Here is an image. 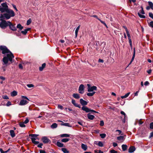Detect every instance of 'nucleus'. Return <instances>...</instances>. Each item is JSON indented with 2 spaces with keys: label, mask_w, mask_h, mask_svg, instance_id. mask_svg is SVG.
<instances>
[{
  "label": "nucleus",
  "mask_w": 153,
  "mask_h": 153,
  "mask_svg": "<svg viewBox=\"0 0 153 153\" xmlns=\"http://www.w3.org/2000/svg\"><path fill=\"white\" fill-rule=\"evenodd\" d=\"M0 49L2 51V53L3 54H7L6 56H4L2 59L3 65H7L8 61L12 63V59L14 58L13 54L7 48L4 46H1Z\"/></svg>",
  "instance_id": "1"
},
{
  "label": "nucleus",
  "mask_w": 153,
  "mask_h": 153,
  "mask_svg": "<svg viewBox=\"0 0 153 153\" xmlns=\"http://www.w3.org/2000/svg\"><path fill=\"white\" fill-rule=\"evenodd\" d=\"M4 19H0V27L2 28L5 29L8 26V22H6Z\"/></svg>",
  "instance_id": "2"
},
{
  "label": "nucleus",
  "mask_w": 153,
  "mask_h": 153,
  "mask_svg": "<svg viewBox=\"0 0 153 153\" xmlns=\"http://www.w3.org/2000/svg\"><path fill=\"white\" fill-rule=\"evenodd\" d=\"M88 88V92H94V91H96L97 89V88L96 86H91L89 84L87 85Z\"/></svg>",
  "instance_id": "3"
},
{
  "label": "nucleus",
  "mask_w": 153,
  "mask_h": 153,
  "mask_svg": "<svg viewBox=\"0 0 153 153\" xmlns=\"http://www.w3.org/2000/svg\"><path fill=\"white\" fill-rule=\"evenodd\" d=\"M10 18L11 17L9 15V14L7 13L1 14L0 16V19L2 18L4 19H8Z\"/></svg>",
  "instance_id": "4"
},
{
  "label": "nucleus",
  "mask_w": 153,
  "mask_h": 153,
  "mask_svg": "<svg viewBox=\"0 0 153 153\" xmlns=\"http://www.w3.org/2000/svg\"><path fill=\"white\" fill-rule=\"evenodd\" d=\"M85 86L83 84H81L79 88V92L80 94H83L84 92Z\"/></svg>",
  "instance_id": "5"
},
{
  "label": "nucleus",
  "mask_w": 153,
  "mask_h": 153,
  "mask_svg": "<svg viewBox=\"0 0 153 153\" xmlns=\"http://www.w3.org/2000/svg\"><path fill=\"white\" fill-rule=\"evenodd\" d=\"M9 24L8 26L12 30L15 31L16 30V27L15 26V25H13L11 22H8Z\"/></svg>",
  "instance_id": "6"
},
{
  "label": "nucleus",
  "mask_w": 153,
  "mask_h": 153,
  "mask_svg": "<svg viewBox=\"0 0 153 153\" xmlns=\"http://www.w3.org/2000/svg\"><path fill=\"white\" fill-rule=\"evenodd\" d=\"M7 13L9 14L10 17H13L15 16V13L12 10L8 9L7 10Z\"/></svg>",
  "instance_id": "7"
},
{
  "label": "nucleus",
  "mask_w": 153,
  "mask_h": 153,
  "mask_svg": "<svg viewBox=\"0 0 153 153\" xmlns=\"http://www.w3.org/2000/svg\"><path fill=\"white\" fill-rule=\"evenodd\" d=\"M39 136L38 134H30L29 135V136H30L32 137L31 138V140L32 141H33V139H35V140H39V139L37 137V136Z\"/></svg>",
  "instance_id": "8"
},
{
  "label": "nucleus",
  "mask_w": 153,
  "mask_h": 153,
  "mask_svg": "<svg viewBox=\"0 0 153 153\" xmlns=\"http://www.w3.org/2000/svg\"><path fill=\"white\" fill-rule=\"evenodd\" d=\"M127 36L128 37V39L129 41V42L130 44V45L131 47L132 46V41L131 39V36L129 33V32H127L126 33Z\"/></svg>",
  "instance_id": "9"
},
{
  "label": "nucleus",
  "mask_w": 153,
  "mask_h": 153,
  "mask_svg": "<svg viewBox=\"0 0 153 153\" xmlns=\"http://www.w3.org/2000/svg\"><path fill=\"white\" fill-rule=\"evenodd\" d=\"M42 142L44 143H48L50 140L46 137H43L42 138Z\"/></svg>",
  "instance_id": "10"
},
{
  "label": "nucleus",
  "mask_w": 153,
  "mask_h": 153,
  "mask_svg": "<svg viewBox=\"0 0 153 153\" xmlns=\"http://www.w3.org/2000/svg\"><path fill=\"white\" fill-rule=\"evenodd\" d=\"M28 103L27 101L24 100H22L19 103V105H24L27 104Z\"/></svg>",
  "instance_id": "11"
},
{
  "label": "nucleus",
  "mask_w": 153,
  "mask_h": 153,
  "mask_svg": "<svg viewBox=\"0 0 153 153\" xmlns=\"http://www.w3.org/2000/svg\"><path fill=\"white\" fill-rule=\"evenodd\" d=\"M82 109L83 111H85L86 112H90V109L86 106H83L82 107Z\"/></svg>",
  "instance_id": "12"
},
{
  "label": "nucleus",
  "mask_w": 153,
  "mask_h": 153,
  "mask_svg": "<svg viewBox=\"0 0 153 153\" xmlns=\"http://www.w3.org/2000/svg\"><path fill=\"white\" fill-rule=\"evenodd\" d=\"M80 102L81 104L82 105H86L88 104V102H87L84 100L82 99H80Z\"/></svg>",
  "instance_id": "13"
},
{
  "label": "nucleus",
  "mask_w": 153,
  "mask_h": 153,
  "mask_svg": "<svg viewBox=\"0 0 153 153\" xmlns=\"http://www.w3.org/2000/svg\"><path fill=\"white\" fill-rule=\"evenodd\" d=\"M72 103L76 107H78L79 108H80V105L79 104H78L76 103V101L75 100H74L73 99H72Z\"/></svg>",
  "instance_id": "14"
},
{
  "label": "nucleus",
  "mask_w": 153,
  "mask_h": 153,
  "mask_svg": "<svg viewBox=\"0 0 153 153\" xmlns=\"http://www.w3.org/2000/svg\"><path fill=\"white\" fill-rule=\"evenodd\" d=\"M117 139L118 140L120 141L121 142H123L124 140V137L123 136H120L117 137Z\"/></svg>",
  "instance_id": "15"
},
{
  "label": "nucleus",
  "mask_w": 153,
  "mask_h": 153,
  "mask_svg": "<svg viewBox=\"0 0 153 153\" xmlns=\"http://www.w3.org/2000/svg\"><path fill=\"white\" fill-rule=\"evenodd\" d=\"M135 148L133 146L130 147L128 149V152L130 153L133 152L135 150Z\"/></svg>",
  "instance_id": "16"
},
{
  "label": "nucleus",
  "mask_w": 153,
  "mask_h": 153,
  "mask_svg": "<svg viewBox=\"0 0 153 153\" xmlns=\"http://www.w3.org/2000/svg\"><path fill=\"white\" fill-rule=\"evenodd\" d=\"M87 116L88 119L90 120H93L95 117L94 116L91 115L90 114H88Z\"/></svg>",
  "instance_id": "17"
},
{
  "label": "nucleus",
  "mask_w": 153,
  "mask_h": 153,
  "mask_svg": "<svg viewBox=\"0 0 153 153\" xmlns=\"http://www.w3.org/2000/svg\"><path fill=\"white\" fill-rule=\"evenodd\" d=\"M135 48H134L133 55L131 59V61L130 63L129 64V65H130L132 63V62L133 61V60L134 58V57H135Z\"/></svg>",
  "instance_id": "18"
},
{
  "label": "nucleus",
  "mask_w": 153,
  "mask_h": 153,
  "mask_svg": "<svg viewBox=\"0 0 153 153\" xmlns=\"http://www.w3.org/2000/svg\"><path fill=\"white\" fill-rule=\"evenodd\" d=\"M73 96L74 98L76 99H79L80 98L79 95L77 94H74Z\"/></svg>",
  "instance_id": "19"
},
{
  "label": "nucleus",
  "mask_w": 153,
  "mask_h": 153,
  "mask_svg": "<svg viewBox=\"0 0 153 153\" xmlns=\"http://www.w3.org/2000/svg\"><path fill=\"white\" fill-rule=\"evenodd\" d=\"M81 147L83 149L84 151H86L87 148V146L83 143L82 144Z\"/></svg>",
  "instance_id": "20"
},
{
  "label": "nucleus",
  "mask_w": 153,
  "mask_h": 153,
  "mask_svg": "<svg viewBox=\"0 0 153 153\" xmlns=\"http://www.w3.org/2000/svg\"><path fill=\"white\" fill-rule=\"evenodd\" d=\"M2 6L4 8H6L7 10L8 9V6L6 3H3L1 4Z\"/></svg>",
  "instance_id": "21"
},
{
  "label": "nucleus",
  "mask_w": 153,
  "mask_h": 153,
  "mask_svg": "<svg viewBox=\"0 0 153 153\" xmlns=\"http://www.w3.org/2000/svg\"><path fill=\"white\" fill-rule=\"evenodd\" d=\"M46 66V64L44 63L43 64L41 67H40L39 68V70L40 71H41L43 70V69Z\"/></svg>",
  "instance_id": "22"
},
{
  "label": "nucleus",
  "mask_w": 153,
  "mask_h": 153,
  "mask_svg": "<svg viewBox=\"0 0 153 153\" xmlns=\"http://www.w3.org/2000/svg\"><path fill=\"white\" fill-rule=\"evenodd\" d=\"M80 28V25H79L78 27L76 28V29L75 31V37L76 38L77 37V35H78V33L79 31V30Z\"/></svg>",
  "instance_id": "23"
},
{
  "label": "nucleus",
  "mask_w": 153,
  "mask_h": 153,
  "mask_svg": "<svg viewBox=\"0 0 153 153\" xmlns=\"http://www.w3.org/2000/svg\"><path fill=\"white\" fill-rule=\"evenodd\" d=\"M10 134L11 136L12 137H14L15 136V134L14 132V131L13 130H10Z\"/></svg>",
  "instance_id": "24"
},
{
  "label": "nucleus",
  "mask_w": 153,
  "mask_h": 153,
  "mask_svg": "<svg viewBox=\"0 0 153 153\" xmlns=\"http://www.w3.org/2000/svg\"><path fill=\"white\" fill-rule=\"evenodd\" d=\"M122 147L123 150V151H125L127 149V146L126 145L123 144L122 145Z\"/></svg>",
  "instance_id": "25"
},
{
  "label": "nucleus",
  "mask_w": 153,
  "mask_h": 153,
  "mask_svg": "<svg viewBox=\"0 0 153 153\" xmlns=\"http://www.w3.org/2000/svg\"><path fill=\"white\" fill-rule=\"evenodd\" d=\"M56 145L59 147H63L64 145L61 142H57L56 143Z\"/></svg>",
  "instance_id": "26"
},
{
  "label": "nucleus",
  "mask_w": 153,
  "mask_h": 153,
  "mask_svg": "<svg viewBox=\"0 0 153 153\" xmlns=\"http://www.w3.org/2000/svg\"><path fill=\"white\" fill-rule=\"evenodd\" d=\"M17 92L16 91H14L11 93V95L13 97L17 95Z\"/></svg>",
  "instance_id": "27"
},
{
  "label": "nucleus",
  "mask_w": 153,
  "mask_h": 153,
  "mask_svg": "<svg viewBox=\"0 0 153 153\" xmlns=\"http://www.w3.org/2000/svg\"><path fill=\"white\" fill-rule=\"evenodd\" d=\"M95 92H92L88 93L87 94V95L89 97H91L93 96L94 94L95 93Z\"/></svg>",
  "instance_id": "28"
},
{
  "label": "nucleus",
  "mask_w": 153,
  "mask_h": 153,
  "mask_svg": "<svg viewBox=\"0 0 153 153\" xmlns=\"http://www.w3.org/2000/svg\"><path fill=\"white\" fill-rule=\"evenodd\" d=\"M61 150L64 153H69V151L66 148H62Z\"/></svg>",
  "instance_id": "29"
},
{
  "label": "nucleus",
  "mask_w": 153,
  "mask_h": 153,
  "mask_svg": "<svg viewBox=\"0 0 153 153\" xmlns=\"http://www.w3.org/2000/svg\"><path fill=\"white\" fill-rule=\"evenodd\" d=\"M130 93V92H128L125 95L121 96V97L122 99L126 98L129 96Z\"/></svg>",
  "instance_id": "30"
},
{
  "label": "nucleus",
  "mask_w": 153,
  "mask_h": 153,
  "mask_svg": "<svg viewBox=\"0 0 153 153\" xmlns=\"http://www.w3.org/2000/svg\"><path fill=\"white\" fill-rule=\"evenodd\" d=\"M70 136V134H63L61 135V137H69Z\"/></svg>",
  "instance_id": "31"
},
{
  "label": "nucleus",
  "mask_w": 153,
  "mask_h": 153,
  "mask_svg": "<svg viewBox=\"0 0 153 153\" xmlns=\"http://www.w3.org/2000/svg\"><path fill=\"white\" fill-rule=\"evenodd\" d=\"M149 7L152 10H153V3L152 2L149 1L148 2Z\"/></svg>",
  "instance_id": "32"
},
{
  "label": "nucleus",
  "mask_w": 153,
  "mask_h": 153,
  "mask_svg": "<svg viewBox=\"0 0 153 153\" xmlns=\"http://www.w3.org/2000/svg\"><path fill=\"white\" fill-rule=\"evenodd\" d=\"M16 27L17 28L19 29L20 30H21L23 28V27L20 24H18Z\"/></svg>",
  "instance_id": "33"
},
{
  "label": "nucleus",
  "mask_w": 153,
  "mask_h": 153,
  "mask_svg": "<svg viewBox=\"0 0 153 153\" xmlns=\"http://www.w3.org/2000/svg\"><path fill=\"white\" fill-rule=\"evenodd\" d=\"M57 126V124L56 123H53L51 126V127L52 128H56Z\"/></svg>",
  "instance_id": "34"
},
{
  "label": "nucleus",
  "mask_w": 153,
  "mask_h": 153,
  "mask_svg": "<svg viewBox=\"0 0 153 153\" xmlns=\"http://www.w3.org/2000/svg\"><path fill=\"white\" fill-rule=\"evenodd\" d=\"M69 140L68 138H64L61 140V141L62 142L66 143L68 142Z\"/></svg>",
  "instance_id": "35"
},
{
  "label": "nucleus",
  "mask_w": 153,
  "mask_h": 153,
  "mask_svg": "<svg viewBox=\"0 0 153 153\" xmlns=\"http://www.w3.org/2000/svg\"><path fill=\"white\" fill-rule=\"evenodd\" d=\"M35 139H33V141H32V143L36 145L39 144V142L37 141H35Z\"/></svg>",
  "instance_id": "36"
},
{
  "label": "nucleus",
  "mask_w": 153,
  "mask_h": 153,
  "mask_svg": "<svg viewBox=\"0 0 153 153\" xmlns=\"http://www.w3.org/2000/svg\"><path fill=\"white\" fill-rule=\"evenodd\" d=\"M100 136L102 138H104L106 136V135L105 134H100Z\"/></svg>",
  "instance_id": "37"
},
{
  "label": "nucleus",
  "mask_w": 153,
  "mask_h": 153,
  "mask_svg": "<svg viewBox=\"0 0 153 153\" xmlns=\"http://www.w3.org/2000/svg\"><path fill=\"white\" fill-rule=\"evenodd\" d=\"M97 144L100 147H102L103 146V144L102 142L101 141L99 142Z\"/></svg>",
  "instance_id": "38"
},
{
  "label": "nucleus",
  "mask_w": 153,
  "mask_h": 153,
  "mask_svg": "<svg viewBox=\"0 0 153 153\" xmlns=\"http://www.w3.org/2000/svg\"><path fill=\"white\" fill-rule=\"evenodd\" d=\"M20 126L21 127H25V125L24 124V123H20L19 124Z\"/></svg>",
  "instance_id": "39"
},
{
  "label": "nucleus",
  "mask_w": 153,
  "mask_h": 153,
  "mask_svg": "<svg viewBox=\"0 0 153 153\" xmlns=\"http://www.w3.org/2000/svg\"><path fill=\"white\" fill-rule=\"evenodd\" d=\"M138 14L139 16L141 18H145V16L141 14L140 13H138Z\"/></svg>",
  "instance_id": "40"
},
{
  "label": "nucleus",
  "mask_w": 153,
  "mask_h": 153,
  "mask_svg": "<svg viewBox=\"0 0 153 153\" xmlns=\"http://www.w3.org/2000/svg\"><path fill=\"white\" fill-rule=\"evenodd\" d=\"M149 25L151 27L153 28V21H151L149 23Z\"/></svg>",
  "instance_id": "41"
},
{
  "label": "nucleus",
  "mask_w": 153,
  "mask_h": 153,
  "mask_svg": "<svg viewBox=\"0 0 153 153\" xmlns=\"http://www.w3.org/2000/svg\"><path fill=\"white\" fill-rule=\"evenodd\" d=\"M139 13H141L143 14H145V12L144 11L143 8L142 7H141V10H140Z\"/></svg>",
  "instance_id": "42"
},
{
  "label": "nucleus",
  "mask_w": 153,
  "mask_h": 153,
  "mask_svg": "<svg viewBox=\"0 0 153 153\" xmlns=\"http://www.w3.org/2000/svg\"><path fill=\"white\" fill-rule=\"evenodd\" d=\"M31 22V19H29L27 21V25H29Z\"/></svg>",
  "instance_id": "43"
},
{
  "label": "nucleus",
  "mask_w": 153,
  "mask_h": 153,
  "mask_svg": "<svg viewBox=\"0 0 153 153\" xmlns=\"http://www.w3.org/2000/svg\"><path fill=\"white\" fill-rule=\"evenodd\" d=\"M27 86L29 88L33 87L34 86V85L32 84H27Z\"/></svg>",
  "instance_id": "44"
},
{
  "label": "nucleus",
  "mask_w": 153,
  "mask_h": 153,
  "mask_svg": "<svg viewBox=\"0 0 153 153\" xmlns=\"http://www.w3.org/2000/svg\"><path fill=\"white\" fill-rule=\"evenodd\" d=\"M21 33L24 35H25L26 34V33H27V30L25 29L24 30H22L21 31Z\"/></svg>",
  "instance_id": "45"
},
{
  "label": "nucleus",
  "mask_w": 153,
  "mask_h": 153,
  "mask_svg": "<svg viewBox=\"0 0 153 153\" xmlns=\"http://www.w3.org/2000/svg\"><path fill=\"white\" fill-rule=\"evenodd\" d=\"M2 97L4 99H9L7 95H3L2 96Z\"/></svg>",
  "instance_id": "46"
},
{
  "label": "nucleus",
  "mask_w": 153,
  "mask_h": 153,
  "mask_svg": "<svg viewBox=\"0 0 153 153\" xmlns=\"http://www.w3.org/2000/svg\"><path fill=\"white\" fill-rule=\"evenodd\" d=\"M98 20L101 22V23H102V24H104L105 26L107 27V25H106V24H105V23L104 22L102 21L100 19H98Z\"/></svg>",
  "instance_id": "47"
},
{
  "label": "nucleus",
  "mask_w": 153,
  "mask_h": 153,
  "mask_svg": "<svg viewBox=\"0 0 153 153\" xmlns=\"http://www.w3.org/2000/svg\"><path fill=\"white\" fill-rule=\"evenodd\" d=\"M111 153H117V151L114 150L112 149L110 151Z\"/></svg>",
  "instance_id": "48"
},
{
  "label": "nucleus",
  "mask_w": 153,
  "mask_h": 153,
  "mask_svg": "<svg viewBox=\"0 0 153 153\" xmlns=\"http://www.w3.org/2000/svg\"><path fill=\"white\" fill-rule=\"evenodd\" d=\"M21 98L22 99H26L28 100L29 101V100L28 99V98L26 96H21Z\"/></svg>",
  "instance_id": "49"
},
{
  "label": "nucleus",
  "mask_w": 153,
  "mask_h": 153,
  "mask_svg": "<svg viewBox=\"0 0 153 153\" xmlns=\"http://www.w3.org/2000/svg\"><path fill=\"white\" fill-rule=\"evenodd\" d=\"M149 16L153 19V14L151 13H149Z\"/></svg>",
  "instance_id": "50"
},
{
  "label": "nucleus",
  "mask_w": 153,
  "mask_h": 153,
  "mask_svg": "<svg viewBox=\"0 0 153 153\" xmlns=\"http://www.w3.org/2000/svg\"><path fill=\"white\" fill-rule=\"evenodd\" d=\"M104 123L103 121L102 120L100 122V125L101 126H104Z\"/></svg>",
  "instance_id": "51"
},
{
  "label": "nucleus",
  "mask_w": 153,
  "mask_h": 153,
  "mask_svg": "<svg viewBox=\"0 0 153 153\" xmlns=\"http://www.w3.org/2000/svg\"><path fill=\"white\" fill-rule=\"evenodd\" d=\"M58 108H59L61 110H62L63 108V107L62 105H58Z\"/></svg>",
  "instance_id": "52"
},
{
  "label": "nucleus",
  "mask_w": 153,
  "mask_h": 153,
  "mask_svg": "<svg viewBox=\"0 0 153 153\" xmlns=\"http://www.w3.org/2000/svg\"><path fill=\"white\" fill-rule=\"evenodd\" d=\"M29 120L27 118L24 122L23 123L25 124H27L29 122Z\"/></svg>",
  "instance_id": "53"
},
{
  "label": "nucleus",
  "mask_w": 153,
  "mask_h": 153,
  "mask_svg": "<svg viewBox=\"0 0 153 153\" xmlns=\"http://www.w3.org/2000/svg\"><path fill=\"white\" fill-rule=\"evenodd\" d=\"M121 114H122L123 115H124V118H125L126 116V114L125 112L123 111H121L120 112Z\"/></svg>",
  "instance_id": "54"
},
{
  "label": "nucleus",
  "mask_w": 153,
  "mask_h": 153,
  "mask_svg": "<svg viewBox=\"0 0 153 153\" xmlns=\"http://www.w3.org/2000/svg\"><path fill=\"white\" fill-rule=\"evenodd\" d=\"M43 144L42 143H40L37 146L38 147L40 148H42V146Z\"/></svg>",
  "instance_id": "55"
},
{
  "label": "nucleus",
  "mask_w": 153,
  "mask_h": 153,
  "mask_svg": "<svg viewBox=\"0 0 153 153\" xmlns=\"http://www.w3.org/2000/svg\"><path fill=\"white\" fill-rule=\"evenodd\" d=\"M149 82H148L147 81L145 82L144 83V85L145 86L148 85H149Z\"/></svg>",
  "instance_id": "56"
},
{
  "label": "nucleus",
  "mask_w": 153,
  "mask_h": 153,
  "mask_svg": "<svg viewBox=\"0 0 153 153\" xmlns=\"http://www.w3.org/2000/svg\"><path fill=\"white\" fill-rule=\"evenodd\" d=\"M11 105V103L10 101H8L6 104L7 106H9Z\"/></svg>",
  "instance_id": "57"
},
{
  "label": "nucleus",
  "mask_w": 153,
  "mask_h": 153,
  "mask_svg": "<svg viewBox=\"0 0 153 153\" xmlns=\"http://www.w3.org/2000/svg\"><path fill=\"white\" fill-rule=\"evenodd\" d=\"M150 128L151 129H153V123H150Z\"/></svg>",
  "instance_id": "58"
},
{
  "label": "nucleus",
  "mask_w": 153,
  "mask_h": 153,
  "mask_svg": "<svg viewBox=\"0 0 153 153\" xmlns=\"http://www.w3.org/2000/svg\"><path fill=\"white\" fill-rule=\"evenodd\" d=\"M5 78L3 76H0V79L2 80L3 81L5 80Z\"/></svg>",
  "instance_id": "59"
},
{
  "label": "nucleus",
  "mask_w": 153,
  "mask_h": 153,
  "mask_svg": "<svg viewBox=\"0 0 153 153\" xmlns=\"http://www.w3.org/2000/svg\"><path fill=\"white\" fill-rule=\"evenodd\" d=\"M12 5L13 6L14 8L16 10V11H17L18 10L16 7V5H14L13 4H12Z\"/></svg>",
  "instance_id": "60"
},
{
  "label": "nucleus",
  "mask_w": 153,
  "mask_h": 153,
  "mask_svg": "<svg viewBox=\"0 0 153 153\" xmlns=\"http://www.w3.org/2000/svg\"><path fill=\"white\" fill-rule=\"evenodd\" d=\"M98 62H99L103 63L104 62V61L103 59H99Z\"/></svg>",
  "instance_id": "61"
},
{
  "label": "nucleus",
  "mask_w": 153,
  "mask_h": 153,
  "mask_svg": "<svg viewBox=\"0 0 153 153\" xmlns=\"http://www.w3.org/2000/svg\"><path fill=\"white\" fill-rule=\"evenodd\" d=\"M40 153H46V152L45 151L43 150H39Z\"/></svg>",
  "instance_id": "62"
},
{
  "label": "nucleus",
  "mask_w": 153,
  "mask_h": 153,
  "mask_svg": "<svg viewBox=\"0 0 153 153\" xmlns=\"http://www.w3.org/2000/svg\"><path fill=\"white\" fill-rule=\"evenodd\" d=\"M113 145L114 147H115L117 146V144L115 143H113Z\"/></svg>",
  "instance_id": "63"
},
{
  "label": "nucleus",
  "mask_w": 153,
  "mask_h": 153,
  "mask_svg": "<svg viewBox=\"0 0 153 153\" xmlns=\"http://www.w3.org/2000/svg\"><path fill=\"white\" fill-rule=\"evenodd\" d=\"M153 136V131L151 132L149 136V137L151 138Z\"/></svg>",
  "instance_id": "64"
}]
</instances>
